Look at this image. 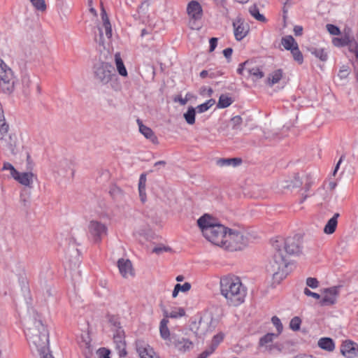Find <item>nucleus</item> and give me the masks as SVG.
Listing matches in <instances>:
<instances>
[{
    "label": "nucleus",
    "mask_w": 358,
    "mask_h": 358,
    "mask_svg": "<svg viewBox=\"0 0 358 358\" xmlns=\"http://www.w3.org/2000/svg\"><path fill=\"white\" fill-rule=\"evenodd\" d=\"M350 35L345 34L341 38H334L332 41V43L336 47H343L347 45L348 43L350 42Z\"/></svg>",
    "instance_id": "36"
},
{
    "label": "nucleus",
    "mask_w": 358,
    "mask_h": 358,
    "mask_svg": "<svg viewBox=\"0 0 358 358\" xmlns=\"http://www.w3.org/2000/svg\"><path fill=\"white\" fill-rule=\"evenodd\" d=\"M94 73L96 79L103 85L108 84L115 76L113 66L103 62L94 65Z\"/></svg>",
    "instance_id": "7"
},
{
    "label": "nucleus",
    "mask_w": 358,
    "mask_h": 358,
    "mask_svg": "<svg viewBox=\"0 0 358 358\" xmlns=\"http://www.w3.org/2000/svg\"><path fill=\"white\" fill-rule=\"evenodd\" d=\"M197 224L205 238L215 245L222 248L228 232V227L217 223L208 214H204L197 220Z\"/></svg>",
    "instance_id": "2"
},
{
    "label": "nucleus",
    "mask_w": 358,
    "mask_h": 358,
    "mask_svg": "<svg viewBox=\"0 0 358 358\" xmlns=\"http://www.w3.org/2000/svg\"><path fill=\"white\" fill-rule=\"evenodd\" d=\"M101 18H102V21H103V24L105 22H110L109 19H108V17L107 15V13H106V10H105V9L103 8H101Z\"/></svg>",
    "instance_id": "61"
},
{
    "label": "nucleus",
    "mask_w": 358,
    "mask_h": 358,
    "mask_svg": "<svg viewBox=\"0 0 358 358\" xmlns=\"http://www.w3.org/2000/svg\"><path fill=\"white\" fill-rule=\"evenodd\" d=\"M26 336L30 348L32 351L37 352L42 358H54L52 355L48 353L49 349V334L48 330L42 331L41 336L30 334Z\"/></svg>",
    "instance_id": "4"
},
{
    "label": "nucleus",
    "mask_w": 358,
    "mask_h": 358,
    "mask_svg": "<svg viewBox=\"0 0 358 358\" xmlns=\"http://www.w3.org/2000/svg\"><path fill=\"white\" fill-rule=\"evenodd\" d=\"M103 27L105 29V32H106V37L108 38H111V36H112V29H111V25H110V22H105L103 24Z\"/></svg>",
    "instance_id": "53"
},
{
    "label": "nucleus",
    "mask_w": 358,
    "mask_h": 358,
    "mask_svg": "<svg viewBox=\"0 0 358 358\" xmlns=\"http://www.w3.org/2000/svg\"><path fill=\"white\" fill-rule=\"evenodd\" d=\"M147 178L145 173L140 176L138 181V192L141 201L145 203L147 199L145 187H146Z\"/></svg>",
    "instance_id": "28"
},
{
    "label": "nucleus",
    "mask_w": 358,
    "mask_h": 358,
    "mask_svg": "<svg viewBox=\"0 0 358 358\" xmlns=\"http://www.w3.org/2000/svg\"><path fill=\"white\" fill-rule=\"evenodd\" d=\"M294 33L295 36H301L303 33V27L299 25L294 26Z\"/></svg>",
    "instance_id": "60"
},
{
    "label": "nucleus",
    "mask_w": 358,
    "mask_h": 358,
    "mask_svg": "<svg viewBox=\"0 0 358 358\" xmlns=\"http://www.w3.org/2000/svg\"><path fill=\"white\" fill-rule=\"evenodd\" d=\"M281 43L286 50L290 51L293 50L295 46H298V44L294 38L290 35L283 37L282 38Z\"/></svg>",
    "instance_id": "29"
},
{
    "label": "nucleus",
    "mask_w": 358,
    "mask_h": 358,
    "mask_svg": "<svg viewBox=\"0 0 358 358\" xmlns=\"http://www.w3.org/2000/svg\"><path fill=\"white\" fill-rule=\"evenodd\" d=\"M282 77V71L281 69H278L273 73H271L268 77V84L270 86L273 85L274 84L278 83Z\"/></svg>",
    "instance_id": "30"
},
{
    "label": "nucleus",
    "mask_w": 358,
    "mask_h": 358,
    "mask_svg": "<svg viewBox=\"0 0 358 358\" xmlns=\"http://www.w3.org/2000/svg\"><path fill=\"white\" fill-rule=\"evenodd\" d=\"M170 250H171V248L169 247H166L164 245H158V246L155 247L152 249V252H154L157 255H160L164 252H169Z\"/></svg>",
    "instance_id": "48"
},
{
    "label": "nucleus",
    "mask_w": 358,
    "mask_h": 358,
    "mask_svg": "<svg viewBox=\"0 0 358 358\" xmlns=\"http://www.w3.org/2000/svg\"><path fill=\"white\" fill-rule=\"evenodd\" d=\"M34 174L31 172H17L13 178L21 185L31 187L33 183Z\"/></svg>",
    "instance_id": "20"
},
{
    "label": "nucleus",
    "mask_w": 358,
    "mask_h": 358,
    "mask_svg": "<svg viewBox=\"0 0 358 358\" xmlns=\"http://www.w3.org/2000/svg\"><path fill=\"white\" fill-rule=\"evenodd\" d=\"M272 246L274 250H282L289 255H298L301 253L302 250L300 238L297 236L285 239L278 237L272 241Z\"/></svg>",
    "instance_id": "5"
},
{
    "label": "nucleus",
    "mask_w": 358,
    "mask_h": 358,
    "mask_svg": "<svg viewBox=\"0 0 358 358\" xmlns=\"http://www.w3.org/2000/svg\"><path fill=\"white\" fill-rule=\"evenodd\" d=\"M87 229L89 236L96 243L100 242L108 231L106 224L94 220L89 222Z\"/></svg>",
    "instance_id": "9"
},
{
    "label": "nucleus",
    "mask_w": 358,
    "mask_h": 358,
    "mask_svg": "<svg viewBox=\"0 0 358 358\" xmlns=\"http://www.w3.org/2000/svg\"><path fill=\"white\" fill-rule=\"evenodd\" d=\"M209 73H210L209 78H216L220 77L223 75V72L220 70H217V71L209 70Z\"/></svg>",
    "instance_id": "55"
},
{
    "label": "nucleus",
    "mask_w": 358,
    "mask_h": 358,
    "mask_svg": "<svg viewBox=\"0 0 358 358\" xmlns=\"http://www.w3.org/2000/svg\"><path fill=\"white\" fill-rule=\"evenodd\" d=\"M115 63L116 66L117 71L118 73L123 77H127L128 75L127 69L124 64L123 60L121 57V55L120 52H116L115 54Z\"/></svg>",
    "instance_id": "27"
},
{
    "label": "nucleus",
    "mask_w": 358,
    "mask_h": 358,
    "mask_svg": "<svg viewBox=\"0 0 358 358\" xmlns=\"http://www.w3.org/2000/svg\"><path fill=\"white\" fill-rule=\"evenodd\" d=\"M310 52L322 62H326L328 59L327 52L324 48H313L310 50Z\"/></svg>",
    "instance_id": "31"
},
{
    "label": "nucleus",
    "mask_w": 358,
    "mask_h": 358,
    "mask_svg": "<svg viewBox=\"0 0 358 358\" xmlns=\"http://www.w3.org/2000/svg\"><path fill=\"white\" fill-rule=\"evenodd\" d=\"M318 346L326 351L332 352L335 349V343L332 338L329 337H323L319 339L317 342Z\"/></svg>",
    "instance_id": "26"
},
{
    "label": "nucleus",
    "mask_w": 358,
    "mask_h": 358,
    "mask_svg": "<svg viewBox=\"0 0 358 358\" xmlns=\"http://www.w3.org/2000/svg\"><path fill=\"white\" fill-rule=\"evenodd\" d=\"M48 330L46 327L43 324L40 317L29 320L27 323V327L24 330L25 336H29L30 334H35L36 336H41L42 331Z\"/></svg>",
    "instance_id": "10"
},
{
    "label": "nucleus",
    "mask_w": 358,
    "mask_h": 358,
    "mask_svg": "<svg viewBox=\"0 0 358 358\" xmlns=\"http://www.w3.org/2000/svg\"><path fill=\"white\" fill-rule=\"evenodd\" d=\"M119 271L123 278H129L134 275L132 264L130 260L120 259L117 261Z\"/></svg>",
    "instance_id": "19"
},
{
    "label": "nucleus",
    "mask_w": 358,
    "mask_h": 358,
    "mask_svg": "<svg viewBox=\"0 0 358 358\" xmlns=\"http://www.w3.org/2000/svg\"><path fill=\"white\" fill-rule=\"evenodd\" d=\"M242 163L241 158H221L217 160V165L220 167L232 166L236 167Z\"/></svg>",
    "instance_id": "24"
},
{
    "label": "nucleus",
    "mask_w": 358,
    "mask_h": 358,
    "mask_svg": "<svg viewBox=\"0 0 358 358\" xmlns=\"http://www.w3.org/2000/svg\"><path fill=\"white\" fill-rule=\"evenodd\" d=\"M349 75V70L348 68H346L345 66H343L339 72H338V76L341 78H345L348 77V76Z\"/></svg>",
    "instance_id": "54"
},
{
    "label": "nucleus",
    "mask_w": 358,
    "mask_h": 358,
    "mask_svg": "<svg viewBox=\"0 0 358 358\" xmlns=\"http://www.w3.org/2000/svg\"><path fill=\"white\" fill-rule=\"evenodd\" d=\"M341 352L343 356L348 358H352L355 357L358 352V345L356 343L350 340H346L343 342L341 346Z\"/></svg>",
    "instance_id": "16"
},
{
    "label": "nucleus",
    "mask_w": 358,
    "mask_h": 358,
    "mask_svg": "<svg viewBox=\"0 0 358 358\" xmlns=\"http://www.w3.org/2000/svg\"><path fill=\"white\" fill-rule=\"evenodd\" d=\"M242 123V117L239 115H236L230 120V125L233 129H238Z\"/></svg>",
    "instance_id": "44"
},
{
    "label": "nucleus",
    "mask_w": 358,
    "mask_h": 358,
    "mask_svg": "<svg viewBox=\"0 0 358 358\" xmlns=\"http://www.w3.org/2000/svg\"><path fill=\"white\" fill-rule=\"evenodd\" d=\"M233 27L235 38L238 41L243 39L248 35L250 30L249 25L241 17H237L234 20Z\"/></svg>",
    "instance_id": "11"
},
{
    "label": "nucleus",
    "mask_w": 358,
    "mask_h": 358,
    "mask_svg": "<svg viewBox=\"0 0 358 358\" xmlns=\"http://www.w3.org/2000/svg\"><path fill=\"white\" fill-rule=\"evenodd\" d=\"M169 320L167 318H163L159 324V333L160 336L167 342V344L169 343L171 338V335L170 334V331L168 327Z\"/></svg>",
    "instance_id": "23"
},
{
    "label": "nucleus",
    "mask_w": 358,
    "mask_h": 358,
    "mask_svg": "<svg viewBox=\"0 0 358 358\" xmlns=\"http://www.w3.org/2000/svg\"><path fill=\"white\" fill-rule=\"evenodd\" d=\"M347 45L350 52L354 53L357 58H358V43L355 40L352 36L350 38V42L348 43Z\"/></svg>",
    "instance_id": "39"
},
{
    "label": "nucleus",
    "mask_w": 358,
    "mask_h": 358,
    "mask_svg": "<svg viewBox=\"0 0 358 358\" xmlns=\"http://www.w3.org/2000/svg\"><path fill=\"white\" fill-rule=\"evenodd\" d=\"M3 170H8L10 172L11 176L13 178L17 174V171L9 162H5L3 166Z\"/></svg>",
    "instance_id": "49"
},
{
    "label": "nucleus",
    "mask_w": 358,
    "mask_h": 358,
    "mask_svg": "<svg viewBox=\"0 0 358 358\" xmlns=\"http://www.w3.org/2000/svg\"><path fill=\"white\" fill-rule=\"evenodd\" d=\"M52 272L47 269L46 273L41 272L39 275V280L41 289L44 292V294L48 297L52 295V287L51 284H48V282L52 279Z\"/></svg>",
    "instance_id": "17"
},
{
    "label": "nucleus",
    "mask_w": 358,
    "mask_h": 358,
    "mask_svg": "<svg viewBox=\"0 0 358 358\" xmlns=\"http://www.w3.org/2000/svg\"><path fill=\"white\" fill-rule=\"evenodd\" d=\"M248 64V61L241 63L237 69V73L240 75L243 74V71L246 69L245 66Z\"/></svg>",
    "instance_id": "58"
},
{
    "label": "nucleus",
    "mask_w": 358,
    "mask_h": 358,
    "mask_svg": "<svg viewBox=\"0 0 358 358\" xmlns=\"http://www.w3.org/2000/svg\"><path fill=\"white\" fill-rule=\"evenodd\" d=\"M176 289L179 290V292H186L191 289V284L189 282H185L182 285L176 284Z\"/></svg>",
    "instance_id": "50"
},
{
    "label": "nucleus",
    "mask_w": 358,
    "mask_h": 358,
    "mask_svg": "<svg viewBox=\"0 0 358 358\" xmlns=\"http://www.w3.org/2000/svg\"><path fill=\"white\" fill-rule=\"evenodd\" d=\"M88 4H89V6H90V11L95 16L97 15V13H96V10L92 6V0H90L88 1Z\"/></svg>",
    "instance_id": "63"
},
{
    "label": "nucleus",
    "mask_w": 358,
    "mask_h": 358,
    "mask_svg": "<svg viewBox=\"0 0 358 358\" xmlns=\"http://www.w3.org/2000/svg\"><path fill=\"white\" fill-rule=\"evenodd\" d=\"M271 322L277 329L278 333L276 334H278V336L280 335L283 330V326L280 320L277 316H273L271 318Z\"/></svg>",
    "instance_id": "42"
},
{
    "label": "nucleus",
    "mask_w": 358,
    "mask_h": 358,
    "mask_svg": "<svg viewBox=\"0 0 358 358\" xmlns=\"http://www.w3.org/2000/svg\"><path fill=\"white\" fill-rule=\"evenodd\" d=\"M232 52H233V50L232 48H225L224 50H223V54L224 55V57L227 58V59H229L231 57V55H232Z\"/></svg>",
    "instance_id": "62"
},
{
    "label": "nucleus",
    "mask_w": 358,
    "mask_h": 358,
    "mask_svg": "<svg viewBox=\"0 0 358 358\" xmlns=\"http://www.w3.org/2000/svg\"><path fill=\"white\" fill-rule=\"evenodd\" d=\"M34 7L38 10H45L46 5L45 0H30Z\"/></svg>",
    "instance_id": "45"
},
{
    "label": "nucleus",
    "mask_w": 358,
    "mask_h": 358,
    "mask_svg": "<svg viewBox=\"0 0 358 358\" xmlns=\"http://www.w3.org/2000/svg\"><path fill=\"white\" fill-rule=\"evenodd\" d=\"M290 264L282 250H275L273 259L267 266L266 270L272 275L273 280L280 283L289 273Z\"/></svg>",
    "instance_id": "3"
},
{
    "label": "nucleus",
    "mask_w": 358,
    "mask_h": 358,
    "mask_svg": "<svg viewBox=\"0 0 358 358\" xmlns=\"http://www.w3.org/2000/svg\"><path fill=\"white\" fill-rule=\"evenodd\" d=\"M195 108L193 107H189L187 112L184 113V118L187 124L192 125L195 122Z\"/></svg>",
    "instance_id": "33"
},
{
    "label": "nucleus",
    "mask_w": 358,
    "mask_h": 358,
    "mask_svg": "<svg viewBox=\"0 0 358 358\" xmlns=\"http://www.w3.org/2000/svg\"><path fill=\"white\" fill-rule=\"evenodd\" d=\"M136 348L141 358H159L153 348L143 341H137Z\"/></svg>",
    "instance_id": "15"
},
{
    "label": "nucleus",
    "mask_w": 358,
    "mask_h": 358,
    "mask_svg": "<svg viewBox=\"0 0 358 358\" xmlns=\"http://www.w3.org/2000/svg\"><path fill=\"white\" fill-rule=\"evenodd\" d=\"M248 74L254 77L255 79L259 80L264 77V72L258 67L247 69Z\"/></svg>",
    "instance_id": "38"
},
{
    "label": "nucleus",
    "mask_w": 358,
    "mask_h": 358,
    "mask_svg": "<svg viewBox=\"0 0 358 358\" xmlns=\"http://www.w3.org/2000/svg\"><path fill=\"white\" fill-rule=\"evenodd\" d=\"M214 351V348H211L209 350H205L203 352H201L197 358H207L210 355L212 354V352Z\"/></svg>",
    "instance_id": "59"
},
{
    "label": "nucleus",
    "mask_w": 358,
    "mask_h": 358,
    "mask_svg": "<svg viewBox=\"0 0 358 358\" xmlns=\"http://www.w3.org/2000/svg\"><path fill=\"white\" fill-rule=\"evenodd\" d=\"M185 314V311L182 308H176L174 310H171L169 313L167 312H164V318H178L184 316Z\"/></svg>",
    "instance_id": "34"
},
{
    "label": "nucleus",
    "mask_w": 358,
    "mask_h": 358,
    "mask_svg": "<svg viewBox=\"0 0 358 358\" xmlns=\"http://www.w3.org/2000/svg\"><path fill=\"white\" fill-rule=\"evenodd\" d=\"M0 80L7 85V91L12 90L13 84V72L2 60L0 61Z\"/></svg>",
    "instance_id": "13"
},
{
    "label": "nucleus",
    "mask_w": 358,
    "mask_h": 358,
    "mask_svg": "<svg viewBox=\"0 0 358 358\" xmlns=\"http://www.w3.org/2000/svg\"><path fill=\"white\" fill-rule=\"evenodd\" d=\"M187 13L189 17V27L192 29H199L200 27L196 24L203 16V9L197 1H191L187 6Z\"/></svg>",
    "instance_id": "8"
},
{
    "label": "nucleus",
    "mask_w": 358,
    "mask_h": 358,
    "mask_svg": "<svg viewBox=\"0 0 358 358\" xmlns=\"http://www.w3.org/2000/svg\"><path fill=\"white\" fill-rule=\"evenodd\" d=\"M278 336V334L274 333H268L265 334L259 339V347L265 348L266 350L271 351L272 350V343Z\"/></svg>",
    "instance_id": "22"
},
{
    "label": "nucleus",
    "mask_w": 358,
    "mask_h": 358,
    "mask_svg": "<svg viewBox=\"0 0 358 358\" xmlns=\"http://www.w3.org/2000/svg\"><path fill=\"white\" fill-rule=\"evenodd\" d=\"M215 101L213 99L207 100L206 102L197 106V112L199 113H202L207 111L210 108H211L215 104Z\"/></svg>",
    "instance_id": "37"
},
{
    "label": "nucleus",
    "mask_w": 358,
    "mask_h": 358,
    "mask_svg": "<svg viewBox=\"0 0 358 358\" xmlns=\"http://www.w3.org/2000/svg\"><path fill=\"white\" fill-rule=\"evenodd\" d=\"M220 290L221 295L231 306H238L245 300L247 287L243 284L240 278L228 275L220 278Z\"/></svg>",
    "instance_id": "1"
},
{
    "label": "nucleus",
    "mask_w": 358,
    "mask_h": 358,
    "mask_svg": "<svg viewBox=\"0 0 358 358\" xmlns=\"http://www.w3.org/2000/svg\"><path fill=\"white\" fill-rule=\"evenodd\" d=\"M301 320L299 317H293L289 323V327L293 331H297L300 329Z\"/></svg>",
    "instance_id": "43"
},
{
    "label": "nucleus",
    "mask_w": 358,
    "mask_h": 358,
    "mask_svg": "<svg viewBox=\"0 0 358 358\" xmlns=\"http://www.w3.org/2000/svg\"><path fill=\"white\" fill-rule=\"evenodd\" d=\"M306 285L308 287L312 288V289H315V288H317L319 287V281L317 280V278H308L306 279Z\"/></svg>",
    "instance_id": "46"
},
{
    "label": "nucleus",
    "mask_w": 358,
    "mask_h": 358,
    "mask_svg": "<svg viewBox=\"0 0 358 358\" xmlns=\"http://www.w3.org/2000/svg\"><path fill=\"white\" fill-rule=\"evenodd\" d=\"M323 293L324 296L320 301V304L322 306H329L336 303L338 295V290L336 287H334L327 288L324 290Z\"/></svg>",
    "instance_id": "18"
},
{
    "label": "nucleus",
    "mask_w": 358,
    "mask_h": 358,
    "mask_svg": "<svg viewBox=\"0 0 358 358\" xmlns=\"http://www.w3.org/2000/svg\"><path fill=\"white\" fill-rule=\"evenodd\" d=\"M109 323L110 324L112 330L114 331V333L117 332V329H122V327L120 326L119 319L116 316H110L109 318Z\"/></svg>",
    "instance_id": "41"
},
{
    "label": "nucleus",
    "mask_w": 358,
    "mask_h": 358,
    "mask_svg": "<svg viewBox=\"0 0 358 358\" xmlns=\"http://www.w3.org/2000/svg\"><path fill=\"white\" fill-rule=\"evenodd\" d=\"M340 216L339 213H335L331 218H330L324 228V233L326 234H332L337 227L338 218Z\"/></svg>",
    "instance_id": "25"
},
{
    "label": "nucleus",
    "mask_w": 358,
    "mask_h": 358,
    "mask_svg": "<svg viewBox=\"0 0 358 358\" xmlns=\"http://www.w3.org/2000/svg\"><path fill=\"white\" fill-rule=\"evenodd\" d=\"M125 335L123 329H117L113 334V341L115 348L120 357H123L127 355Z\"/></svg>",
    "instance_id": "12"
},
{
    "label": "nucleus",
    "mask_w": 358,
    "mask_h": 358,
    "mask_svg": "<svg viewBox=\"0 0 358 358\" xmlns=\"http://www.w3.org/2000/svg\"><path fill=\"white\" fill-rule=\"evenodd\" d=\"M168 345H173L178 350L182 352L189 350L193 346L192 342L189 339L180 338L175 334L171 335V341Z\"/></svg>",
    "instance_id": "14"
},
{
    "label": "nucleus",
    "mask_w": 358,
    "mask_h": 358,
    "mask_svg": "<svg viewBox=\"0 0 358 358\" xmlns=\"http://www.w3.org/2000/svg\"><path fill=\"white\" fill-rule=\"evenodd\" d=\"M99 358H110V351L105 348L100 349L99 352Z\"/></svg>",
    "instance_id": "56"
},
{
    "label": "nucleus",
    "mask_w": 358,
    "mask_h": 358,
    "mask_svg": "<svg viewBox=\"0 0 358 358\" xmlns=\"http://www.w3.org/2000/svg\"><path fill=\"white\" fill-rule=\"evenodd\" d=\"M139 127V131L147 138L153 143H157V137L154 134L153 131L148 127L144 125L140 120H137Z\"/></svg>",
    "instance_id": "21"
},
{
    "label": "nucleus",
    "mask_w": 358,
    "mask_h": 358,
    "mask_svg": "<svg viewBox=\"0 0 358 358\" xmlns=\"http://www.w3.org/2000/svg\"><path fill=\"white\" fill-rule=\"evenodd\" d=\"M210 43V52L214 51L217 45V38H211L209 41Z\"/></svg>",
    "instance_id": "57"
},
{
    "label": "nucleus",
    "mask_w": 358,
    "mask_h": 358,
    "mask_svg": "<svg viewBox=\"0 0 358 358\" xmlns=\"http://www.w3.org/2000/svg\"><path fill=\"white\" fill-rule=\"evenodd\" d=\"M231 98L229 97L227 95L222 94L218 100V103L217 107L219 108H225L229 106L232 103Z\"/></svg>",
    "instance_id": "35"
},
{
    "label": "nucleus",
    "mask_w": 358,
    "mask_h": 358,
    "mask_svg": "<svg viewBox=\"0 0 358 358\" xmlns=\"http://www.w3.org/2000/svg\"><path fill=\"white\" fill-rule=\"evenodd\" d=\"M222 248L229 251H236L243 249L248 244L247 238L243 234L237 230H232L228 228L226 234V238Z\"/></svg>",
    "instance_id": "6"
},
{
    "label": "nucleus",
    "mask_w": 358,
    "mask_h": 358,
    "mask_svg": "<svg viewBox=\"0 0 358 358\" xmlns=\"http://www.w3.org/2000/svg\"><path fill=\"white\" fill-rule=\"evenodd\" d=\"M223 338L224 334L222 333L215 335L213 338V343L215 346L213 348L215 349L222 341Z\"/></svg>",
    "instance_id": "51"
},
{
    "label": "nucleus",
    "mask_w": 358,
    "mask_h": 358,
    "mask_svg": "<svg viewBox=\"0 0 358 358\" xmlns=\"http://www.w3.org/2000/svg\"><path fill=\"white\" fill-rule=\"evenodd\" d=\"M291 53L296 62L299 64L303 63V57L301 52L299 50V46H295V48L291 50Z\"/></svg>",
    "instance_id": "40"
},
{
    "label": "nucleus",
    "mask_w": 358,
    "mask_h": 358,
    "mask_svg": "<svg viewBox=\"0 0 358 358\" xmlns=\"http://www.w3.org/2000/svg\"><path fill=\"white\" fill-rule=\"evenodd\" d=\"M327 29L331 35H338L340 34V29L339 28L334 24H327Z\"/></svg>",
    "instance_id": "47"
},
{
    "label": "nucleus",
    "mask_w": 358,
    "mask_h": 358,
    "mask_svg": "<svg viewBox=\"0 0 358 358\" xmlns=\"http://www.w3.org/2000/svg\"><path fill=\"white\" fill-rule=\"evenodd\" d=\"M303 293L307 296H311L317 300L320 299L321 298L319 294L310 291L308 287L304 288Z\"/></svg>",
    "instance_id": "52"
},
{
    "label": "nucleus",
    "mask_w": 358,
    "mask_h": 358,
    "mask_svg": "<svg viewBox=\"0 0 358 358\" xmlns=\"http://www.w3.org/2000/svg\"><path fill=\"white\" fill-rule=\"evenodd\" d=\"M249 12L250 15L257 20L262 22H266V19L264 17V15L261 14L259 13V8L256 5H253L249 8Z\"/></svg>",
    "instance_id": "32"
},
{
    "label": "nucleus",
    "mask_w": 358,
    "mask_h": 358,
    "mask_svg": "<svg viewBox=\"0 0 358 358\" xmlns=\"http://www.w3.org/2000/svg\"><path fill=\"white\" fill-rule=\"evenodd\" d=\"M209 71L207 70H203L200 72V77L201 78H206V77H209Z\"/></svg>",
    "instance_id": "64"
}]
</instances>
